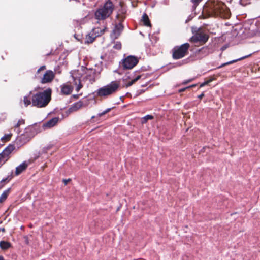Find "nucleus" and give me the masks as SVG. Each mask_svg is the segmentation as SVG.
Segmentation results:
<instances>
[{
	"label": "nucleus",
	"mask_w": 260,
	"mask_h": 260,
	"mask_svg": "<svg viewBox=\"0 0 260 260\" xmlns=\"http://www.w3.org/2000/svg\"><path fill=\"white\" fill-rule=\"evenodd\" d=\"M71 179L68 178V179H63L62 180V182L64 183V185H67L68 183V182L71 181Z\"/></svg>",
	"instance_id": "c9c22d12"
},
{
	"label": "nucleus",
	"mask_w": 260,
	"mask_h": 260,
	"mask_svg": "<svg viewBox=\"0 0 260 260\" xmlns=\"http://www.w3.org/2000/svg\"><path fill=\"white\" fill-rule=\"evenodd\" d=\"M209 36L207 34L199 32L193 36L190 41L194 43L199 42L201 44H204L207 42Z\"/></svg>",
	"instance_id": "6e6552de"
},
{
	"label": "nucleus",
	"mask_w": 260,
	"mask_h": 260,
	"mask_svg": "<svg viewBox=\"0 0 260 260\" xmlns=\"http://www.w3.org/2000/svg\"><path fill=\"white\" fill-rule=\"evenodd\" d=\"M51 95L52 89L50 88L32 94L31 98L32 106L39 108L46 107L51 100Z\"/></svg>",
	"instance_id": "f03ea898"
},
{
	"label": "nucleus",
	"mask_w": 260,
	"mask_h": 260,
	"mask_svg": "<svg viewBox=\"0 0 260 260\" xmlns=\"http://www.w3.org/2000/svg\"><path fill=\"white\" fill-rule=\"evenodd\" d=\"M111 109H112V108H108V109H107L106 110H105L103 112L99 113L98 114V116L99 117H101V116L104 115L105 114H106L107 113L109 112L111 110Z\"/></svg>",
	"instance_id": "2f4dec72"
},
{
	"label": "nucleus",
	"mask_w": 260,
	"mask_h": 260,
	"mask_svg": "<svg viewBox=\"0 0 260 260\" xmlns=\"http://www.w3.org/2000/svg\"><path fill=\"white\" fill-rule=\"evenodd\" d=\"M250 56V55H247V56H244V57H241V58H239V59H235V60H232V61H230L227 62H226V63H223V64H221V65L219 67V68H221V67H224V66H226V65H229V64H232V63H235V62H237V61H239V60H243V59H245V58H247V57H249V56Z\"/></svg>",
	"instance_id": "5701e85b"
},
{
	"label": "nucleus",
	"mask_w": 260,
	"mask_h": 260,
	"mask_svg": "<svg viewBox=\"0 0 260 260\" xmlns=\"http://www.w3.org/2000/svg\"><path fill=\"white\" fill-rule=\"evenodd\" d=\"M12 135H13L12 133L5 134L1 138V141L2 142V144H0V145L2 146L4 145L5 143L11 140Z\"/></svg>",
	"instance_id": "aec40b11"
},
{
	"label": "nucleus",
	"mask_w": 260,
	"mask_h": 260,
	"mask_svg": "<svg viewBox=\"0 0 260 260\" xmlns=\"http://www.w3.org/2000/svg\"><path fill=\"white\" fill-rule=\"evenodd\" d=\"M123 29V26L121 23H119L115 26V29L114 30V33L116 35V38L120 35V33Z\"/></svg>",
	"instance_id": "6ab92c4d"
},
{
	"label": "nucleus",
	"mask_w": 260,
	"mask_h": 260,
	"mask_svg": "<svg viewBox=\"0 0 260 260\" xmlns=\"http://www.w3.org/2000/svg\"><path fill=\"white\" fill-rule=\"evenodd\" d=\"M37 157H30L28 160L24 161L20 165L16 167L15 170V175L18 176L22 173L24 171H25L28 166L34 162L35 160H36Z\"/></svg>",
	"instance_id": "0eeeda50"
},
{
	"label": "nucleus",
	"mask_w": 260,
	"mask_h": 260,
	"mask_svg": "<svg viewBox=\"0 0 260 260\" xmlns=\"http://www.w3.org/2000/svg\"><path fill=\"white\" fill-rule=\"evenodd\" d=\"M113 48L116 50H120L121 49V42L118 41L114 42V45H113Z\"/></svg>",
	"instance_id": "c756f323"
},
{
	"label": "nucleus",
	"mask_w": 260,
	"mask_h": 260,
	"mask_svg": "<svg viewBox=\"0 0 260 260\" xmlns=\"http://www.w3.org/2000/svg\"><path fill=\"white\" fill-rule=\"evenodd\" d=\"M95 31V29H93L91 32L86 36L85 39V44H90L93 43L96 37L103 34L104 31V30H101L100 34L96 35V32L94 33Z\"/></svg>",
	"instance_id": "9d476101"
},
{
	"label": "nucleus",
	"mask_w": 260,
	"mask_h": 260,
	"mask_svg": "<svg viewBox=\"0 0 260 260\" xmlns=\"http://www.w3.org/2000/svg\"><path fill=\"white\" fill-rule=\"evenodd\" d=\"M24 238L25 239V243L26 244H28L29 243H28V237L27 236H25V237H24Z\"/></svg>",
	"instance_id": "a19ab883"
},
{
	"label": "nucleus",
	"mask_w": 260,
	"mask_h": 260,
	"mask_svg": "<svg viewBox=\"0 0 260 260\" xmlns=\"http://www.w3.org/2000/svg\"><path fill=\"white\" fill-rule=\"evenodd\" d=\"M114 9V5L112 1L106 0L103 6L95 12V18L98 20H104L111 16Z\"/></svg>",
	"instance_id": "7ed1b4c3"
},
{
	"label": "nucleus",
	"mask_w": 260,
	"mask_h": 260,
	"mask_svg": "<svg viewBox=\"0 0 260 260\" xmlns=\"http://www.w3.org/2000/svg\"><path fill=\"white\" fill-rule=\"evenodd\" d=\"M2 160V159L0 158V162H1Z\"/></svg>",
	"instance_id": "09e8293b"
},
{
	"label": "nucleus",
	"mask_w": 260,
	"mask_h": 260,
	"mask_svg": "<svg viewBox=\"0 0 260 260\" xmlns=\"http://www.w3.org/2000/svg\"><path fill=\"white\" fill-rule=\"evenodd\" d=\"M15 149V147H5L4 150L0 153V158L2 160L5 159L6 160H7L9 155Z\"/></svg>",
	"instance_id": "ddd939ff"
},
{
	"label": "nucleus",
	"mask_w": 260,
	"mask_h": 260,
	"mask_svg": "<svg viewBox=\"0 0 260 260\" xmlns=\"http://www.w3.org/2000/svg\"><path fill=\"white\" fill-rule=\"evenodd\" d=\"M153 119V116L150 115H147L142 119V123H145L147 122L148 120H151Z\"/></svg>",
	"instance_id": "cd10ccee"
},
{
	"label": "nucleus",
	"mask_w": 260,
	"mask_h": 260,
	"mask_svg": "<svg viewBox=\"0 0 260 260\" xmlns=\"http://www.w3.org/2000/svg\"><path fill=\"white\" fill-rule=\"evenodd\" d=\"M139 62V58L135 56L129 55L125 58L122 61L123 69H132Z\"/></svg>",
	"instance_id": "423d86ee"
},
{
	"label": "nucleus",
	"mask_w": 260,
	"mask_h": 260,
	"mask_svg": "<svg viewBox=\"0 0 260 260\" xmlns=\"http://www.w3.org/2000/svg\"><path fill=\"white\" fill-rule=\"evenodd\" d=\"M11 190V188L10 187L3 191V192L2 193L0 197V203L3 202V201L7 199Z\"/></svg>",
	"instance_id": "4be33fe9"
},
{
	"label": "nucleus",
	"mask_w": 260,
	"mask_h": 260,
	"mask_svg": "<svg viewBox=\"0 0 260 260\" xmlns=\"http://www.w3.org/2000/svg\"><path fill=\"white\" fill-rule=\"evenodd\" d=\"M86 74H87V79H89V70L87 71V72H86Z\"/></svg>",
	"instance_id": "37998d69"
},
{
	"label": "nucleus",
	"mask_w": 260,
	"mask_h": 260,
	"mask_svg": "<svg viewBox=\"0 0 260 260\" xmlns=\"http://www.w3.org/2000/svg\"><path fill=\"white\" fill-rule=\"evenodd\" d=\"M25 123V121L23 118L19 119L17 120H15L13 122V125L12 128L14 130H16L18 133L20 132V127L21 125H24Z\"/></svg>",
	"instance_id": "2eb2a0df"
},
{
	"label": "nucleus",
	"mask_w": 260,
	"mask_h": 260,
	"mask_svg": "<svg viewBox=\"0 0 260 260\" xmlns=\"http://www.w3.org/2000/svg\"><path fill=\"white\" fill-rule=\"evenodd\" d=\"M83 107V102L82 101L74 103L67 111V114L76 112Z\"/></svg>",
	"instance_id": "9b49d317"
},
{
	"label": "nucleus",
	"mask_w": 260,
	"mask_h": 260,
	"mask_svg": "<svg viewBox=\"0 0 260 260\" xmlns=\"http://www.w3.org/2000/svg\"><path fill=\"white\" fill-rule=\"evenodd\" d=\"M193 80H194V78H191V79H188V80H184L182 82V84H184V85L187 84L188 83H190V82H192V81H193Z\"/></svg>",
	"instance_id": "f704fd0d"
},
{
	"label": "nucleus",
	"mask_w": 260,
	"mask_h": 260,
	"mask_svg": "<svg viewBox=\"0 0 260 260\" xmlns=\"http://www.w3.org/2000/svg\"><path fill=\"white\" fill-rule=\"evenodd\" d=\"M50 148L51 147H44L42 151L36 152L35 153H33L32 155L31 156V157H34V158H35V157H37L36 158V159H37L39 157V156L41 155H42L43 153H44L45 152H46V151L47 150H49Z\"/></svg>",
	"instance_id": "b1692460"
},
{
	"label": "nucleus",
	"mask_w": 260,
	"mask_h": 260,
	"mask_svg": "<svg viewBox=\"0 0 260 260\" xmlns=\"http://www.w3.org/2000/svg\"><path fill=\"white\" fill-rule=\"evenodd\" d=\"M189 48L190 44L188 43L175 46L172 50V58L175 60L183 58L188 54Z\"/></svg>",
	"instance_id": "39448f33"
},
{
	"label": "nucleus",
	"mask_w": 260,
	"mask_h": 260,
	"mask_svg": "<svg viewBox=\"0 0 260 260\" xmlns=\"http://www.w3.org/2000/svg\"><path fill=\"white\" fill-rule=\"evenodd\" d=\"M13 178V172L12 171L10 174H9L6 178H4L0 181V188H3L5 184L3 183L4 181H6V183L9 182Z\"/></svg>",
	"instance_id": "a211bd4d"
},
{
	"label": "nucleus",
	"mask_w": 260,
	"mask_h": 260,
	"mask_svg": "<svg viewBox=\"0 0 260 260\" xmlns=\"http://www.w3.org/2000/svg\"><path fill=\"white\" fill-rule=\"evenodd\" d=\"M55 74L51 70H47L41 79V83L45 84L51 82L55 78Z\"/></svg>",
	"instance_id": "1a4fd4ad"
},
{
	"label": "nucleus",
	"mask_w": 260,
	"mask_h": 260,
	"mask_svg": "<svg viewBox=\"0 0 260 260\" xmlns=\"http://www.w3.org/2000/svg\"><path fill=\"white\" fill-rule=\"evenodd\" d=\"M46 66L45 65H43L41 67H40V68L37 70L36 73V77L37 78H39V77H40V73L42 71H44L45 70H46Z\"/></svg>",
	"instance_id": "bb28decb"
},
{
	"label": "nucleus",
	"mask_w": 260,
	"mask_h": 260,
	"mask_svg": "<svg viewBox=\"0 0 260 260\" xmlns=\"http://www.w3.org/2000/svg\"><path fill=\"white\" fill-rule=\"evenodd\" d=\"M205 10L210 16L228 19L231 15L226 6L223 2L217 0L208 1L205 4Z\"/></svg>",
	"instance_id": "f257e3e1"
},
{
	"label": "nucleus",
	"mask_w": 260,
	"mask_h": 260,
	"mask_svg": "<svg viewBox=\"0 0 260 260\" xmlns=\"http://www.w3.org/2000/svg\"><path fill=\"white\" fill-rule=\"evenodd\" d=\"M8 146L9 147H10V146H14L13 145L11 144H10Z\"/></svg>",
	"instance_id": "49530a36"
},
{
	"label": "nucleus",
	"mask_w": 260,
	"mask_h": 260,
	"mask_svg": "<svg viewBox=\"0 0 260 260\" xmlns=\"http://www.w3.org/2000/svg\"><path fill=\"white\" fill-rule=\"evenodd\" d=\"M119 87V81H112L109 84L98 89L96 91V95L101 98H108L115 94L118 91Z\"/></svg>",
	"instance_id": "20e7f679"
},
{
	"label": "nucleus",
	"mask_w": 260,
	"mask_h": 260,
	"mask_svg": "<svg viewBox=\"0 0 260 260\" xmlns=\"http://www.w3.org/2000/svg\"><path fill=\"white\" fill-rule=\"evenodd\" d=\"M58 119L57 118H53L47 121L46 123L43 124V126L48 128L52 127L58 122Z\"/></svg>",
	"instance_id": "f3484780"
},
{
	"label": "nucleus",
	"mask_w": 260,
	"mask_h": 260,
	"mask_svg": "<svg viewBox=\"0 0 260 260\" xmlns=\"http://www.w3.org/2000/svg\"><path fill=\"white\" fill-rule=\"evenodd\" d=\"M81 94H74L73 95V96L75 98V99H78L79 96Z\"/></svg>",
	"instance_id": "ea45409f"
},
{
	"label": "nucleus",
	"mask_w": 260,
	"mask_h": 260,
	"mask_svg": "<svg viewBox=\"0 0 260 260\" xmlns=\"http://www.w3.org/2000/svg\"><path fill=\"white\" fill-rule=\"evenodd\" d=\"M2 188H0V189H2Z\"/></svg>",
	"instance_id": "3c124183"
},
{
	"label": "nucleus",
	"mask_w": 260,
	"mask_h": 260,
	"mask_svg": "<svg viewBox=\"0 0 260 260\" xmlns=\"http://www.w3.org/2000/svg\"><path fill=\"white\" fill-rule=\"evenodd\" d=\"M5 185V183H6V181H4V183H3Z\"/></svg>",
	"instance_id": "de8ad7c7"
},
{
	"label": "nucleus",
	"mask_w": 260,
	"mask_h": 260,
	"mask_svg": "<svg viewBox=\"0 0 260 260\" xmlns=\"http://www.w3.org/2000/svg\"><path fill=\"white\" fill-rule=\"evenodd\" d=\"M61 92L63 95H69L73 90V86L69 83L63 84L60 86Z\"/></svg>",
	"instance_id": "f8f14e48"
},
{
	"label": "nucleus",
	"mask_w": 260,
	"mask_h": 260,
	"mask_svg": "<svg viewBox=\"0 0 260 260\" xmlns=\"http://www.w3.org/2000/svg\"><path fill=\"white\" fill-rule=\"evenodd\" d=\"M202 0H191L195 6H197Z\"/></svg>",
	"instance_id": "e433bc0d"
},
{
	"label": "nucleus",
	"mask_w": 260,
	"mask_h": 260,
	"mask_svg": "<svg viewBox=\"0 0 260 260\" xmlns=\"http://www.w3.org/2000/svg\"><path fill=\"white\" fill-rule=\"evenodd\" d=\"M12 247V245L10 242L5 240L0 241V248L3 251L7 250Z\"/></svg>",
	"instance_id": "dca6fc26"
},
{
	"label": "nucleus",
	"mask_w": 260,
	"mask_h": 260,
	"mask_svg": "<svg viewBox=\"0 0 260 260\" xmlns=\"http://www.w3.org/2000/svg\"><path fill=\"white\" fill-rule=\"evenodd\" d=\"M142 21L146 26H151V24L149 20V17L146 13L143 14L142 16Z\"/></svg>",
	"instance_id": "412c9836"
},
{
	"label": "nucleus",
	"mask_w": 260,
	"mask_h": 260,
	"mask_svg": "<svg viewBox=\"0 0 260 260\" xmlns=\"http://www.w3.org/2000/svg\"><path fill=\"white\" fill-rule=\"evenodd\" d=\"M94 117H95V116H92V118H94Z\"/></svg>",
	"instance_id": "8fccbe9b"
},
{
	"label": "nucleus",
	"mask_w": 260,
	"mask_h": 260,
	"mask_svg": "<svg viewBox=\"0 0 260 260\" xmlns=\"http://www.w3.org/2000/svg\"><path fill=\"white\" fill-rule=\"evenodd\" d=\"M214 80V78H211L209 79V80L204 82L203 83H202L200 84L199 88H201L202 87H204L206 85H208L210 82H211Z\"/></svg>",
	"instance_id": "7c9ffc66"
},
{
	"label": "nucleus",
	"mask_w": 260,
	"mask_h": 260,
	"mask_svg": "<svg viewBox=\"0 0 260 260\" xmlns=\"http://www.w3.org/2000/svg\"><path fill=\"white\" fill-rule=\"evenodd\" d=\"M23 102L25 106L27 107L32 104V100H30L27 96H24L23 99Z\"/></svg>",
	"instance_id": "c85d7f7f"
},
{
	"label": "nucleus",
	"mask_w": 260,
	"mask_h": 260,
	"mask_svg": "<svg viewBox=\"0 0 260 260\" xmlns=\"http://www.w3.org/2000/svg\"><path fill=\"white\" fill-rule=\"evenodd\" d=\"M205 96L204 93L203 92L200 95H198V98L200 99H202Z\"/></svg>",
	"instance_id": "58836bf2"
},
{
	"label": "nucleus",
	"mask_w": 260,
	"mask_h": 260,
	"mask_svg": "<svg viewBox=\"0 0 260 260\" xmlns=\"http://www.w3.org/2000/svg\"><path fill=\"white\" fill-rule=\"evenodd\" d=\"M141 77V75H138L135 79H133L132 81L128 82L127 83L125 84L126 87H128L132 86L133 84H134L136 82H137L138 80H139Z\"/></svg>",
	"instance_id": "393cba45"
},
{
	"label": "nucleus",
	"mask_w": 260,
	"mask_h": 260,
	"mask_svg": "<svg viewBox=\"0 0 260 260\" xmlns=\"http://www.w3.org/2000/svg\"><path fill=\"white\" fill-rule=\"evenodd\" d=\"M188 89V87H184V88H181V89H180L179 90H178V92L179 93H181V92H183L184 91H185L186 89Z\"/></svg>",
	"instance_id": "4c0bfd02"
},
{
	"label": "nucleus",
	"mask_w": 260,
	"mask_h": 260,
	"mask_svg": "<svg viewBox=\"0 0 260 260\" xmlns=\"http://www.w3.org/2000/svg\"><path fill=\"white\" fill-rule=\"evenodd\" d=\"M78 82H79V84L76 88V90L77 92H78L83 87V85L81 83V81H80V79L78 80Z\"/></svg>",
	"instance_id": "473e14b6"
},
{
	"label": "nucleus",
	"mask_w": 260,
	"mask_h": 260,
	"mask_svg": "<svg viewBox=\"0 0 260 260\" xmlns=\"http://www.w3.org/2000/svg\"><path fill=\"white\" fill-rule=\"evenodd\" d=\"M28 134H24L19 136L17 139V143L19 142V145H23L29 142L30 140Z\"/></svg>",
	"instance_id": "4468645a"
},
{
	"label": "nucleus",
	"mask_w": 260,
	"mask_h": 260,
	"mask_svg": "<svg viewBox=\"0 0 260 260\" xmlns=\"http://www.w3.org/2000/svg\"><path fill=\"white\" fill-rule=\"evenodd\" d=\"M197 84H193L192 85H190V86H187V87H188V89L189 88H192V87H194L196 86Z\"/></svg>",
	"instance_id": "79ce46f5"
},
{
	"label": "nucleus",
	"mask_w": 260,
	"mask_h": 260,
	"mask_svg": "<svg viewBox=\"0 0 260 260\" xmlns=\"http://www.w3.org/2000/svg\"><path fill=\"white\" fill-rule=\"evenodd\" d=\"M5 232V229L4 228H0V231Z\"/></svg>",
	"instance_id": "c03bdc74"
},
{
	"label": "nucleus",
	"mask_w": 260,
	"mask_h": 260,
	"mask_svg": "<svg viewBox=\"0 0 260 260\" xmlns=\"http://www.w3.org/2000/svg\"><path fill=\"white\" fill-rule=\"evenodd\" d=\"M251 0H241L240 3L243 5H246L250 3Z\"/></svg>",
	"instance_id": "72a5a7b5"
},
{
	"label": "nucleus",
	"mask_w": 260,
	"mask_h": 260,
	"mask_svg": "<svg viewBox=\"0 0 260 260\" xmlns=\"http://www.w3.org/2000/svg\"><path fill=\"white\" fill-rule=\"evenodd\" d=\"M0 260H5L3 255H0Z\"/></svg>",
	"instance_id": "a18cd8bd"
},
{
	"label": "nucleus",
	"mask_w": 260,
	"mask_h": 260,
	"mask_svg": "<svg viewBox=\"0 0 260 260\" xmlns=\"http://www.w3.org/2000/svg\"><path fill=\"white\" fill-rule=\"evenodd\" d=\"M209 53V49L207 47H202L201 49H199L198 54H203L204 55H207Z\"/></svg>",
	"instance_id": "a878e982"
}]
</instances>
